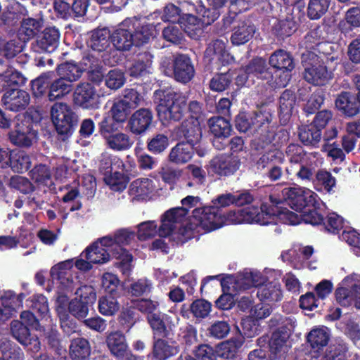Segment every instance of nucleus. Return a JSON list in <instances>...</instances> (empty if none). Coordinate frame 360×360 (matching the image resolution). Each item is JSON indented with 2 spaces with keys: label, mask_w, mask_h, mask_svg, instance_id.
Masks as SVG:
<instances>
[{
  "label": "nucleus",
  "mask_w": 360,
  "mask_h": 360,
  "mask_svg": "<svg viewBox=\"0 0 360 360\" xmlns=\"http://www.w3.org/2000/svg\"><path fill=\"white\" fill-rule=\"evenodd\" d=\"M283 195L289 200V206L301 217L300 224L303 221L313 226L323 224L330 233H337L343 228V219L335 212L330 213L323 221V217L316 210L323 206L319 195L311 190L302 187H285Z\"/></svg>",
  "instance_id": "obj_1"
},
{
  "label": "nucleus",
  "mask_w": 360,
  "mask_h": 360,
  "mask_svg": "<svg viewBox=\"0 0 360 360\" xmlns=\"http://www.w3.org/2000/svg\"><path fill=\"white\" fill-rule=\"evenodd\" d=\"M281 193L282 198L270 196L271 204L264 202L259 207L250 205L242 208L244 224L266 226L280 221L290 225L299 224L301 217L281 205L283 201H287L289 205V200L283 196V191Z\"/></svg>",
  "instance_id": "obj_2"
},
{
  "label": "nucleus",
  "mask_w": 360,
  "mask_h": 360,
  "mask_svg": "<svg viewBox=\"0 0 360 360\" xmlns=\"http://www.w3.org/2000/svg\"><path fill=\"white\" fill-rule=\"evenodd\" d=\"M188 221L189 227L180 231L184 239H191L200 231L209 232L221 228L225 224V217L219 207L212 205L195 208Z\"/></svg>",
  "instance_id": "obj_3"
},
{
  "label": "nucleus",
  "mask_w": 360,
  "mask_h": 360,
  "mask_svg": "<svg viewBox=\"0 0 360 360\" xmlns=\"http://www.w3.org/2000/svg\"><path fill=\"white\" fill-rule=\"evenodd\" d=\"M262 281L260 274L256 271H244L236 276H226L221 281L224 293L216 301L217 306L221 309L231 308L234 303V293L250 289L252 285Z\"/></svg>",
  "instance_id": "obj_4"
},
{
  "label": "nucleus",
  "mask_w": 360,
  "mask_h": 360,
  "mask_svg": "<svg viewBox=\"0 0 360 360\" xmlns=\"http://www.w3.org/2000/svg\"><path fill=\"white\" fill-rule=\"evenodd\" d=\"M154 101L158 104V117L165 126L179 121L185 112L186 99L181 94L158 90L154 93Z\"/></svg>",
  "instance_id": "obj_5"
},
{
  "label": "nucleus",
  "mask_w": 360,
  "mask_h": 360,
  "mask_svg": "<svg viewBox=\"0 0 360 360\" xmlns=\"http://www.w3.org/2000/svg\"><path fill=\"white\" fill-rule=\"evenodd\" d=\"M270 114L266 112H257L253 114L240 112L236 118V127L240 132H257L262 142L261 147L271 143L275 138L274 133L269 129Z\"/></svg>",
  "instance_id": "obj_6"
},
{
  "label": "nucleus",
  "mask_w": 360,
  "mask_h": 360,
  "mask_svg": "<svg viewBox=\"0 0 360 360\" xmlns=\"http://www.w3.org/2000/svg\"><path fill=\"white\" fill-rule=\"evenodd\" d=\"M135 232L129 229H121L105 236L115 253V259L120 260L123 274H127L131 270L132 255L124 248L125 246H134Z\"/></svg>",
  "instance_id": "obj_7"
},
{
  "label": "nucleus",
  "mask_w": 360,
  "mask_h": 360,
  "mask_svg": "<svg viewBox=\"0 0 360 360\" xmlns=\"http://www.w3.org/2000/svg\"><path fill=\"white\" fill-rule=\"evenodd\" d=\"M302 63L304 68V78L309 83L324 85L332 79V68H327L315 53L309 51L303 53Z\"/></svg>",
  "instance_id": "obj_8"
},
{
  "label": "nucleus",
  "mask_w": 360,
  "mask_h": 360,
  "mask_svg": "<svg viewBox=\"0 0 360 360\" xmlns=\"http://www.w3.org/2000/svg\"><path fill=\"white\" fill-rule=\"evenodd\" d=\"M188 226V221L186 219V212L184 209L172 208L165 212L160 218V224L158 226V236L160 238L172 236L174 240L184 243L188 239L181 238L180 231Z\"/></svg>",
  "instance_id": "obj_9"
},
{
  "label": "nucleus",
  "mask_w": 360,
  "mask_h": 360,
  "mask_svg": "<svg viewBox=\"0 0 360 360\" xmlns=\"http://www.w3.org/2000/svg\"><path fill=\"white\" fill-rule=\"evenodd\" d=\"M182 136L187 141L180 142L174 146L169 154V160L177 165H182L190 161L194 154V145L201 137V130L198 121H194L191 129H181Z\"/></svg>",
  "instance_id": "obj_10"
},
{
  "label": "nucleus",
  "mask_w": 360,
  "mask_h": 360,
  "mask_svg": "<svg viewBox=\"0 0 360 360\" xmlns=\"http://www.w3.org/2000/svg\"><path fill=\"white\" fill-rule=\"evenodd\" d=\"M360 280L357 274L345 277L335 290L337 304L344 307L354 306L360 309Z\"/></svg>",
  "instance_id": "obj_11"
},
{
  "label": "nucleus",
  "mask_w": 360,
  "mask_h": 360,
  "mask_svg": "<svg viewBox=\"0 0 360 360\" xmlns=\"http://www.w3.org/2000/svg\"><path fill=\"white\" fill-rule=\"evenodd\" d=\"M50 275L53 281L58 282L56 292H72L79 282L78 273L73 268L72 260L69 259L53 265L50 270Z\"/></svg>",
  "instance_id": "obj_12"
},
{
  "label": "nucleus",
  "mask_w": 360,
  "mask_h": 360,
  "mask_svg": "<svg viewBox=\"0 0 360 360\" xmlns=\"http://www.w3.org/2000/svg\"><path fill=\"white\" fill-rule=\"evenodd\" d=\"M245 271H256L260 274L263 281L251 286V288H257V295L260 301L271 305L281 300L283 293L281 284L278 281H268V275L274 274V270L265 269L262 272L255 269H245Z\"/></svg>",
  "instance_id": "obj_13"
},
{
  "label": "nucleus",
  "mask_w": 360,
  "mask_h": 360,
  "mask_svg": "<svg viewBox=\"0 0 360 360\" xmlns=\"http://www.w3.org/2000/svg\"><path fill=\"white\" fill-rule=\"evenodd\" d=\"M271 77L268 72L266 62L264 59L255 58L248 65L238 70L236 77V84L242 86L244 85L250 86L256 78L268 79Z\"/></svg>",
  "instance_id": "obj_14"
},
{
  "label": "nucleus",
  "mask_w": 360,
  "mask_h": 360,
  "mask_svg": "<svg viewBox=\"0 0 360 360\" xmlns=\"http://www.w3.org/2000/svg\"><path fill=\"white\" fill-rule=\"evenodd\" d=\"M137 25L138 22L135 19L127 18L113 29L110 39L116 49L127 51L135 44L133 29Z\"/></svg>",
  "instance_id": "obj_15"
},
{
  "label": "nucleus",
  "mask_w": 360,
  "mask_h": 360,
  "mask_svg": "<svg viewBox=\"0 0 360 360\" xmlns=\"http://www.w3.org/2000/svg\"><path fill=\"white\" fill-rule=\"evenodd\" d=\"M105 236L97 239L82 252V255L94 264H104L115 258V250L110 246Z\"/></svg>",
  "instance_id": "obj_16"
},
{
  "label": "nucleus",
  "mask_w": 360,
  "mask_h": 360,
  "mask_svg": "<svg viewBox=\"0 0 360 360\" xmlns=\"http://www.w3.org/2000/svg\"><path fill=\"white\" fill-rule=\"evenodd\" d=\"M51 117L59 134H68L71 131L75 122V114L68 105L56 103L51 108Z\"/></svg>",
  "instance_id": "obj_17"
},
{
  "label": "nucleus",
  "mask_w": 360,
  "mask_h": 360,
  "mask_svg": "<svg viewBox=\"0 0 360 360\" xmlns=\"http://www.w3.org/2000/svg\"><path fill=\"white\" fill-rule=\"evenodd\" d=\"M227 0H208L209 8H205L201 1L193 4L189 1H184L182 8L187 10L188 13L196 12L205 19L206 24H211L214 22L220 15L221 9L225 6Z\"/></svg>",
  "instance_id": "obj_18"
},
{
  "label": "nucleus",
  "mask_w": 360,
  "mask_h": 360,
  "mask_svg": "<svg viewBox=\"0 0 360 360\" xmlns=\"http://www.w3.org/2000/svg\"><path fill=\"white\" fill-rule=\"evenodd\" d=\"M11 330L13 337L22 345L32 354L37 353L41 349L39 338L32 335L27 326L18 320H14L11 323Z\"/></svg>",
  "instance_id": "obj_19"
},
{
  "label": "nucleus",
  "mask_w": 360,
  "mask_h": 360,
  "mask_svg": "<svg viewBox=\"0 0 360 360\" xmlns=\"http://www.w3.org/2000/svg\"><path fill=\"white\" fill-rule=\"evenodd\" d=\"M58 291L56 296L55 308L60 309V307L64 308L65 314H71L75 318L80 319L85 318L89 313V306L79 300L76 297L70 300L68 294Z\"/></svg>",
  "instance_id": "obj_20"
},
{
  "label": "nucleus",
  "mask_w": 360,
  "mask_h": 360,
  "mask_svg": "<svg viewBox=\"0 0 360 360\" xmlns=\"http://www.w3.org/2000/svg\"><path fill=\"white\" fill-rule=\"evenodd\" d=\"M107 345L111 354L118 360H143L131 353L124 335L120 332L111 333L107 337Z\"/></svg>",
  "instance_id": "obj_21"
},
{
  "label": "nucleus",
  "mask_w": 360,
  "mask_h": 360,
  "mask_svg": "<svg viewBox=\"0 0 360 360\" xmlns=\"http://www.w3.org/2000/svg\"><path fill=\"white\" fill-rule=\"evenodd\" d=\"M157 184V181L149 178L137 179L131 183L129 195L133 200H148L158 192Z\"/></svg>",
  "instance_id": "obj_22"
},
{
  "label": "nucleus",
  "mask_w": 360,
  "mask_h": 360,
  "mask_svg": "<svg viewBox=\"0 0 360 360\" xmlns=\"http://www.w3.org/2000/svg\"><path fill=\"white\" fill-rule=\"evenodd\" d=\"M321 160L318 153H309L307 159L295 167H288L286 171L289 175L297 176L302 181H311Z\"/></svg>",
  "instance_id": "obj_23"
},
{
  "label": "nucleus",
  "mask_w": 360,
  "mask_h": 360,
  "mask_svg": "<svg viewBox=\"0 0 360 360\" xmlns=\"http://www.w3.org/2000/svg\"><path fill=\"white\" fill-rule=\"evenodd\" d=\"M75 103L84 109L98 108L100 104L99 96L89 83H81L74 91Z\"/></svg>",
  "instance_id": "obj_24"
},
{
  "label": "nucleus",
  "mask_w": 360,
  "mask_h": 360,
  "mask_svg": "<svg viewBox=\"0 0 360 360\" xmlns=\"http://www.w3.org/2000/svg\"><path fill=\"white\" fill-rule=\"evenodd\" d=\"M205 58L212 64L223 65L229 64L233 60V57L226 48V42L218 39L209 43L205 52Z\"/></svg>",
  "instance_id": "obj_25"
},
{
  "label": "nucleus",
  "mask_w": 360,
  "mask_h": 360,
  "mask_svg": "<svg viewBox=\"0 0 360 360\" xmlns=\"http://www.w3.org/2000/svg\"><path fill=\"white\" fill-rule=\"evenodd\" d=\"M110 32L108 29L97 30L93 32L89 46L92 51L98 52L96 56H98L99 58H101L105 64L113 65L115 61H111L107 54L108 49L110 47Z\"/></svg>",
  "instance_id": "obj_26"
},
{
  "label": "nucleus",
  "mask_w": 360,
  "mask_h": 360,
  "mask_svg": "<svg viewBox=\"0 0 360 360\" xmlns=\"http://www.w3.org/2000/svg\"><path fill=\"white\" fill-rule=\"evenodd\" d=\"M24 293L15 294L13 290H4L0 295V322L8 320L12 314L22 306Z\"/></svg>",
  "instance_id": "obj_27"
},
{
  "label": "nucleus",
  "mask_w": 360,
  "mask_h": 360,
  "mask_svg": "<svg viewBox=\"0 0 360 360\" xmlns=\"http://www.w3.org/2000/svg\"><path fill=\"white\" fill-rule=\"evenodd\" d=\"M37 138V132L28 121L17 124L15 130L9 134L11 141L18 146L29 147Z\"/></svg>",
  "instance_id": "obj_28"
},
{
  "label": "nucleus",
  "mask_w": 360,
  "mask_h": 360,
  "mask_svg": "<svg viewBox=\"0 0 360 360\" xmlns=\"http://www.w3.org/2000/svg\"><path fill=\"white\" fill-rule=\"evenodd\" d=\"M29 94L18 88L7 89L3 97L2 103L5 108L11 111L24 110L30 102Z\"/></svg>",
  "instance_id": "obj_29"
},
{
  "label": "nucleus",
  "mask_w": 360,
  "mask_h": 360,
  "mask_svg": "<svg viewBox=\"0 0 360 360\" xmlns=\"http://www.w3.org/2000/svg\"><path fill=\"white\" fill-rule=\"evenodd\" d=\"M240 162L237 157L220 155L214 158L210 162L208 172L219 176L233 174L238 168Z\"/></svg>",
  "instance_id": "obj_30"
},
{
  "label": "nucleus",
  "mask_w": 360,
  "mask_h": 360,
  "mask_svg": "<svg viewBox=\"0 0 360 360\" xmlns=\"http://www.w3.org/2000/svg\"><path fill=\"white\" fill-rule=\"evenodd\" d=\"M138 22V25L133 29V37L136 45L147 43L150 39L155 37L159 32L160 22L153 20L141 21L139 18H132Z\"/></svg>",
  "instance_id": "obj_31"
},
{
  "label": "nucleus",
  "mask_w": 360,
  "mask_h": 360,
  "mask_svg": "<svg viewBox=\"0 0 360 360\" xmlns=\"http://www.w3.org/2000/svg\"><path fill=\"white\" fill-rule=\"evenodd\" d=\"M153 119V113L146 108L135 111L129 118L127 127L130 131L136 135L145 133L150 127Z\"/></svg>",
  "instance_id": "obj_32"
},
{
  "label": "nucleus",
  "mask_w": 360,
  "mask_h": 360,
  "mask_svg": "<svg viewBox=\"0 0 360 360\" xmlns=\"http://www.w3.org/2000/svg\"><path fill=\"white\" fill-rule=\"evenodd\" d=\"M194 72V68L188 57L185 55H179L175 58L173 74L177 81L186 83L193 78Z\"/></svg>",
  "instance_id": "obj_33"
},
{
  "label": "nucleus",
  "mask_w": 360,
  "mask_h": 360,
  "mask_svg": "<svg viewBox=\"0 0 360 360\" xmlns=\"http://www.w3.org/2000/svg\"><path fill=\"white\" fill-rule=\"evenodd\" d=\"M60 34L55 27L46 28L36 41L34 49L38 52L53 51L58 45Z\"/></svg>",
  "instance_id": "obj_34"
},
{
  "label": "nucleus",
  "mask_w": 360,
  "mask_h": 360,
  "mask_svg": "<svg viewBox=\"0 0 360 360\" xmlns=\"http://www.w3.org/2000/svg\"><path fill=\"white\" fill-rule=\"evenodd\" d=\"M202 18V20H199L191 13L183 14L179 23L188 37L197 39L202 34L204 25H208L205 22L204 18Z\"/></svg>",
  "instance_id": "obj_35"
},
{
  "label": "nucleus",
  "mask_w": 360,
  "mask_h": 360,
  "mask_svg": "<svg viewBox=\"0 0 360 360\" xmlns=\"http://www.w3.org/2000/svg\"><path fill=\"white\" fill-rule=\"evenodd\" d=\"M103 138L107 147L114 151H126L134 144L132 138L121 131L105 134Z\"/></svg>",
  "instance_id": "obj_36"
},
{
  "label": "nucleus",
  "mask_w": 360,
  "mask_h": 360,
  "mask_svg": "<svg viewBox=\"0 0 360 360\" xmlns=\"http://www.w3.org/2000/svg\"><path fill=\"white\" fill-rule=\"evenodd\" d=\"M255 32V26L250 21L239 22L233 28L231 42L234 46L245 44L252 38Z\"/></svg>",
  "instance_id": "obj_37"
},
{
  "label": "nucleus",
  "mask_w": 360,
  "mask_h": 360,
  "mask_svg": "<svg viewBox=\"0 0 360 360\" xmlns=\"http://www.w3.org/2000/svg\"><path fill=\"white\" fill-rule=\"evenodd\" d=\"M335 106L345 116L352 117L360 112L359 101L349 93L345 92L335 100Z\"/></svg>",
  "instance_id": "obj_38"
},
{
  "label": "nucleus",
  "mask_w": 360,
  "mask_h": 360,
  "mask_svg": "<svg viewBox=\"0 0 360 360\" xmlns=\"http://www.w3.org/2000/svg\"><path fill=\"white\" fill-rule=\"evenodd\" d=\"M84 71H88L89 79L94 83H100L103 79L101 58L93 53H87L82 58Z\"/></svg>",
  "instance_id": "obj_39"
},
{
  "label": "nucleus",
  "mask_w": 360,
  "mask_h": 360,
  "mask_svg": "<svg viewBox=\"0 0 360 360\" xmlns=\"http://www.w3.org/2000/svg\"><path fill=\"white\" fill-rule=\"evenodd\" d=\"M153 56L149 53H143L138 56L128 67L130 76L138 77L150 73L152 70Z\"/></svg>",
  "instance_id": "obj_40"
},
{
  "label": "nucleus",
  "mask_w": 360,
  "mask_h": 360,
  "mask_svg": "<svg viewBox=\"0 0 360 360\" xmlns=\"http://www.w3.org/2000/svg\"><path fill=\"white\" fill-rule=\"evenodd\" d=\"M330 336L328 328L321 326L312 329L308 334L307 340L314 352H319L326 347Z\"/></svg>",
  "instance_id": "obj_41"
},
{
  "label": "nucleus",
  "mask_w": 360,
  "mask_h": 360,
  "mask_svg": "<svg viewBox=\"0 0 360 360\" xmlns=\"http://www.w3.org/2000/svg\"><path fill=\"white\" fill-rule=\"evenodd\" d=\"M184 2V1L181 3V8H179V7L176 6L172 4H167L164 8L162 13L159 11H156L148 16V20H158L160 18L163 21H168L172 22L178 21L179 22V20L181 17V12H188L187 10H184L182 8V4Z\"/></svg>",
  "instance_id": "obj_42"
},
{
  "label": "nucleus",
  "mask_w": 360,
  "mask_h": 360,
  "mask_svg": "<svg viewBox=\"0 0 360 360\" xmlns=\"http://www.w3.org/2000/svg\"><path fill=\"white\" fill-rule=\"evenodd\" d=\"M99 169L104 176L116 170H129L120 158L106 152L101 155Z\"/></svg>",
  "instance_id": "obj_43"
},
{
  "label": "nucleus",
  "mask_w": 360,
  "mask_h": 360,
  "mask_svg": "<svg viewBox=\"0 0 360 360\" xmlns=\"http://www.w3.org/2000/svg\"><path fill=\"white\" fill-rule=\"evenodd\" d=\"M8 166L16 172H26L31 165L30 158L24 151L13 150L8 157Z\"/></svg>",
  "instance_id": "obj_44"
},
{
  "label": "nucleus",
  "mask_w": 360,
  "mask_h": 360,
  "mask_svg": "<svg viewBox=\"0 0 360 360\" xmlns=\"http://www.w3.org/2000/svg\"><path fill=\"white\" fill-rule=\"evenodd\" d=\"M295 103L294 94L290 91H285L279 99V115L281 122L285 124L289 120Z\"/></svg>",
  "instance_id": "obj_45"
},
{
  "label": "nucleus",
  "mask_w": 360,
  "mask_h": 360,
  "mask_svg": "<svg viewBox=\"0 0 360 360\" xmlns=\"http://www.w3.org/2000/svg\"><path fill=\"white\" fill-rule=\"evenodd\" d=\"M84 71L82 60L79 65L72 62H68L58 67V75L69 82L77 81Z\"/></svg>",
  "instance_id": "obj_46"
},
{
  "label": "nucleus",
  "mask_w": 360,
  "mask_h": 360,
  "mask_svg": "<svg viewBox=\"0 0 360 360\" xmlns=\"http://www.w3.org/2000/svg\"><path fill=\"white\" fill-rule=\"evenodd\" d=\"M43 25L41 19L27 18L23 19L19 30V36L21 41L25 42L35 36Z\"/></svg>",
  "instance_id": "obj_47"
},
{
  "label": "nucleus",
  "mask_w": 360,
  "mask_h": 360,
  "mask_svg": "<svg viewBox=\"0 0 360 360\" xmlns=\"http://www.w3.org/2000/svg\"><path fill=\"white\" fill-rule=\"evenodd\" d=\"M269 64L278 70V72L282 70H292L295 67L292 58L289 53L281 49L275 51L270 56Z\"/></svg>",
  "instance_id": "obj_48"
},
{
  "label": "nucleus",
  "mask_w": 360,
  "mask_h": 360,
  "mask_svg": "<svg viewBox=\"0 0 360 360\" xmlns=\"http://www.w3.org/2000/svg\"><path fill=\"white\" fill-rule=\"evenodd\" d=\"M91 354L89 342L82 338L72 340L70 346V355L72 360H86Z\"/></svg>",
  "instance_id": "obj_49"
},
{
  "label": "nucleus",
  "mask_w": 360,
  "mask_h": 360,
  "mask_svg": "<svg viewBox=\"0 0 360 360\" xmlns=\"http://www.w3.org/2000/svg\"><path fill=\"white\" fill-rule=\"evenodd\" d=\"M25 77L18 71L9 68L4 74L0 75V89H9L15 88L25 83Z\"/></svg>",
  "instance_id": "obj_50"
},
{
  "label": "nucleus",
  "mask_w": 360,
  "mask_h": 360,
  "mask_svg": "<svg viewBox=\"0 0 360 360\" xmlns=\"http://www.w3.org/2000/svg\"><path fill=\"white\" fill-rule=\"evenodd\" d=\"M243 344V338L241 335L234 337L229 340L221 342L218 346L217 354L218 356L224 358L230 359L235 356L238 349Z\"/></svg>",
  "instance_id": "obj_51"
},
{
  "label": "nucleus",
  "mask_w": 360,
  "mask_h": 360,
  "mask_svg": "<svg viewBox=\"0 0 360 360\" xmlns=\"http://www.w3.org/2000/svg\"><path fill=\"white\" fill-rule=\"evenodd\" d=\"M211 133L217 138H226L230 135L231 127L229 122L221 117H214L209 120Z\"/></svg>",
  "instance_id": "obj_52"
},
{
  "label": "nucleus",
  "mask_w": 360,
  "mask_h": 360,
  "mask_svg": "<svg viewBox=\"0 0 360 360\" xmlns=\"http://www.w3.org/2000/svg\"><path fill=\"white\" fill-rule=\"evenodd\" d=\"M72 89V85L65 81L64 78L60 77L51 84L50 83L48 98L51 101L59 99L68 94Z\"/></svg>",
  "instance_id": "obj_53"
},
{
  "label": "nucleus",
  "mask_w": 360,
  "mask_h": 360,
  "mask_svg": "<svg viewBox=\"0 0 360 360\" xmlns=\"http://www.w3.org/2000/svg\"><path fill=\"white\" fill-rule=\"evenodd\" d=\"M313 182L317 191H324L327 193H331L336 184L335 177L330 172L324 170H319L316 173V178Z\"/></svg>",
  "instance_id": "obj_54"
},
{
  "label": "nucleus",
  "mask_w": 360,
  "mask_h": 360,
  "mask_svg": "<svg viewBox=\"0 0 360 360\" xmlns=\"http://www.w3.org/2000/svg\"><path fill=\"white\" fill-rule=\"evenodd\" d=\"M27 306L42 319H47L49 308L47 298L41 294H36L27 300Z\"/></svg>",
  "instance_id": "obj_55"
},
{
  "label": "nucleus",
  "mask_w": 360,
  "mask_h": 360,
  "mask_svg": "<svg viewBox=\"0 0 360 360\" xmlns=\"http://www.w3.org/2000/svg\"><path fill=\"white\" fill-rule=\"evenodd\" d=\"M299 137L305 145H316L321 139V132L311 124L300 128Z\"/></svg>",
  "instance_id": "obj_56"
},
{
  "label": "nucleus",
  "mask_w": 360,
  "mask_h": 360,
  "mask_svg": "<svg viewBox=\"0 0 360 360\" xmlns=\"http://www.w3.org/2000/svg\"><path fill=\"white\" fill-rule=\"evenodd\" d=\"M121 172L122 170H116L104 176L105 183L112 191H122L127 186L128 179Z\"/></svg>",
  "instance_id": "obj_57"
},
{
  "label": "nucleus",
  "mask_w": 360,
  "mask_h": 360,
  "mask_svg": "<svg viewBox=\"0 0 360 360\" xmlns=\"http://www.w3.org/2000/svg\"><path fill=\"white\" fill-rule=\"evenodd\" d=\"M136 236L141 241H145L158 236V224L153 220L143 221L136 226Z\"/></svg>",
  "instance_id": "obj_58"
},
{
  "label": "nucleus",
  "mask_w": 360,
  "mask_h": 360,
  "mask_svg": "<svg viewBox=\"0 0 360 360\" xmlns=\"http://www.w3.org/2000/svg\"><path fill=\"white\" fill-rule=\"evenodd\" d=\"M120 309V304L113 295H104L98 300V311L104 316H112Z\"/></svg>",
  "instance_id": "obj_59"
},
{
  "label": "nucleus",
  "mask_w": 360,
  "mask_h": 360,
  "mask_svg": "<svg viewBox=\"0 0 360 360\" xmlns=\"http://www.w3.org/2000/svg\"><path fill=\"white\" fill-rule=\"evenodd\" d=\"M30 176L39 185L49 187L53 184L50 170L45 165L34 167L30 171Z\"/></svg>",
  "instance_id": "obj_60"
},
{
  "label": "nucleus",
  "mask_w": 360,
  "mask_h": 360,
  "mask_svg": "<svg viewBox=\"0 0 360 360\" xmlns=\"http://www.w3.org/2000/svg\"><path fill=\"white\" fill-rule=\"evenodd\" d=\"M331 0H309L307 7V15L310 19L317 20L328 11Z\"/></svg>",
  "instance_id": "obj_61"
},
{
  "label": "nucleus",
  "mask_w": 360,
  "mask_h": 360,
  "mask_svg": "<svg viewBox=\"0 0 360 360\" xmlns=\"http://www.w3.org/2000/svg\"><path fill=\"white\" fill-rule=\"evenodd\" d=\"M0 348L4 360H24V353L20 347L11 341H3Z\"/></svg>",
  "instance_id": "obj_62"
},
{
  "label": "nucleus",
  "mask_w": 360,
  "mask_h": 360,
  "mask_svg": "<svg viewBox=\"0 0 360 360\" xmlns=\"http://www.w3.org/2000/svg\"><path fill=\"white\" fill-rule=\"evenodd\" d=\"M154 354L160 360H165L178 352L177 347L159 339L154 344Z\"/></svg>",
  "instance_id": "obj_63"
},
{
  "label": "nucleus",
  "mask_w": 360,
  "mask_h": 360,
  "mask_svg": "<svg viewBox=\"0 0 360 360\" xmlns=\"http://www.w3.org/2000/svg\"><path fill=\"white\" fill-rule=\"evenodd\" d=\"M105 86L112 90L121 88L125 83L124 72L118 69L110 70L104 77Z\"/></svg>",
  "instance_id": "obj_64"
}]
</instances>
